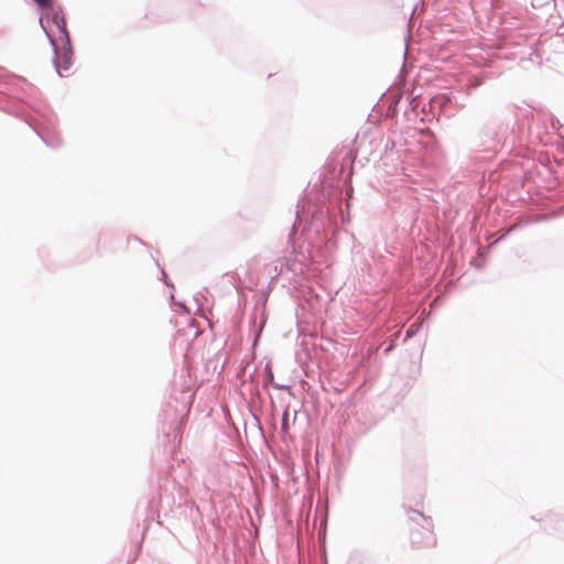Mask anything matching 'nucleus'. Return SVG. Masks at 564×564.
<instances>
[{
	"mask_svg": "<svg viewBox=\"0 0 564 564\" xmlns=\"http://www.w3.org/2000/svg\"><path fill=\"white\" fill-rule=\"evenodd\" d=\"M42 9H47L52 6V0H33Z\"/></svg>",
	"mask_w": 564,
	"mask_h": 564,
	"instance_id": "2",
	"label": "nucleus"
},
{
	"mask_svg": "<svg viewBox=\"0 0 564 564\" xmlns=\"http://www.w3.org/2000/svg\"><path fill=\"white\" fill-rule=\"evenodd\" d=\"M289 427V423H288V414L285 413L284 416H283V420H282V430L283 431H286Z\"/></svg>",
	"mask_w": 564,
	"mask_h": 564,
	"instance_id": "3",
	"label": "nucleus"
},
{
	"mask_svg": "<svg viewBox=\"0 0 564 564\" xmlns=\"http://www.w3.org/2000/svg\"><path fill=\"white\" fill-rule=\"evenodd\" d=\"M51 43H52L53 46H55L54 40L51 39ZM54 50L56 51V47H54Z\"/></svg>",
	"mask_w": 564,
	"mask_h": 564,
	"instance_id": "4",
	"label": "nucleus"
},
{
	"mask_svg": "<svg viewBox=\"0 0 564 564\" xmlns=\"http://www.w3.org/2000/svg\"><path fill=\"white\" fill-rule=\"evenodd\" d=\"M408 516L416 524L410 529L409 533L412 547L416 551H426L435 547L436 538L432 530V520L415 510H411Z\"/></svg>",
	"mask_w": 564,
	"mask_h": 564,
	"instance_id": "1",
	"label": "nucleus"
}]
</instances>
